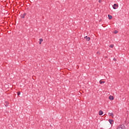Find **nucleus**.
Masks as SVG:
<instances>
[{"mask_svg":"<svg viewBox=\"0 0 129 129\" xmlns=\"http://www.w3.org/2000/svg\"><path fill=\"white\" fill-rule=\"evenodd\" d=\"M108 115L109 116H111L112 117H113V113H109Z\"/></svg>","mask_w":129,"mask_h":129,"instance_id":"0eeeda50","label":"nucleus"},{"mask_svg":"<svg viewBox=\"0 0 129 129\" xmlns=\"http://www.w3.org/2000/svg\"><path fill=\"white\" fill-rule=\"evenodd\" d=\"M117 129H124V125H121L119 126Z\"/></svg>","mask_w":129,"mask_h":129,"instance_id":"f03ea898","label":"nucleus"},{"mask_svg":"<svg viewBox=\"0 0 129 129\" xmlns=\"http://www.w3.org/2000/svg\"><path fill=\"white\" fill-rule=\"evenodd\" d=\"M26 15H27L26 13H24V14H23V16L25 17V16H26Z\"/></svg>","mask_w":129,"mask_h":129,"instance_id":"dca6fc26","label":"nucleus"},{"mask_svg":"<svg viewBox=\"0 0 129 129\" xmlns=\"http://www.w3.org/2000/svg\"><path fill=\"white\" fill-rule=\"evenodd\" d=\"M99 115H102V114H103V112L101 110H100L99 111Z\"/></svg>","mask_w":129,"mask_h":129,"instance_id":"423d86ee","label":"nucleus"},{"mask_svg":"<svg viewBox=\"0 0 129 129\" xmlns=\"http://www.w3.org/2000/svg\"><path fill=\"white\" fill-rule=\"evenodd\" d=\"M99 3H101L102 1L101 0H99Z\"/></svg>","mask_w":129,"mask_h":129,"instance_id":"2eb2a0df","label":"nucleus"},{"mask_svg":"<svg viewBox=\"0 0 129 129\" xmlns=\"http://www.w3.org/2000/svg\"><path fill=\"white\" fill-rule=\"evenodd\" d=\"M113 44H112V45H110L109 46V47H110V48H113Z\"/></svg>","mask_w":129,"mask_h":129,"instance_id":"9b49d317","label":"nucleus"},{"mask_svg":"<svg viewBox=\"0 0 129 129\" xmlns=\"http://www.w3.org/2000/svg\"><path fill=\"white\" fill-rule=\"evenodd\" d=\"M108 16L109 20H111L112 19V16H111V15H108Z\"/></svg>","mask_w":129,"mask_h":129,"instance_id":"6e6552de","label":"nucleus"},{"mask_svg":"<svg viewBox=\"0 0 129 129\" xmlns=\"http://www.w3.org/2000/svg\"><path fill=\"white\" fill-rule=\"evenodd\" d=\"M102 83H105V82L102 81H100V84H102Z\"/></svg>","mask_w":129,"mask_h":129,"instance_id":"9d476101","label":"nucleus"},{"mask_svg":"<svg viewBox=\"0 0 129 129\" xmlns=\"http://www.w3.org/2000/svg\"><path fill=\"white\" fill-rule=\"evenodd\" d=\"M113 61H116V59H115V58H113Z\"/></svg>","mask_w":129,"mask_h":129,"instance_id":"4468645a","label":"nucleus"},{"mask_svg":"<svg viewBox=\"0 0 129 129\" xmlns=\"http://www.w3.org/2000/svg\"><path fill=\"white\" fill-rule=\"evenodd\" d=\"M113 9L114 10H116V8H118V5L117 4H114L112 6Z\"/></svg>","mask_w":129,"mask_h":129,"instance_id":"f257e3e1","label":"nucleus"},{"mask_svg":"<svg viewBox=\"0 0 129 129\" xmlns=\"http://www.w3.org/2000/svg\"><path fill=\"white\" fill-rule=\"evenodd\" d=\"M114 34H117L118 33V31L115 30L114 32Z\"/></svg>","mask_w":129,"mask_h":129,"instance_id":"f8f14e48","label":"nucleus"},{"mask_svg":"<svg viewBox=\"0 0 129 129\" xmlns=\"http://www.w3.org/2000/svg\"><path fill=\"white\" fill-rule=\"evenodd\" d=\"M109 122L110 124H113V120L112 119H109Z\"/></svg>","mask_w":129,"mask_h":129,"instance_id":"39448f33","label":"nucleus"},{"mask_svg":"<svg viewBox=\"0 0 129 129\" xmlns=\"http://www.w3.org/2000/svg\"><path fill=\"white\" fill-rule=\"evenodd\" d=\"M43 41V39L40 38L39 39V44L41 45L42 44V42Z\"/></svg>","mask_w":129,"mask_h":129,"instance_id":"1a4fd4ad","label":"nucleus"},{"mask_svg":"<svg viewBox=\"0 0 129 129\" xmlns=\"http://www.w3.org/2000/svg\"><path fill=\"white\" fill-rule=\"evenodd\" d=\"M22 18H23V19H24V18H25V16H23Z\"/></svg>","mask_w":129,"mask_h":129,"instance_id":"f3484780","label":"nucleus"},{"mask_svg":"<svg viewBox=\"0 0 129 129\" xmlns=\"http://www.w3.org/2000/svg\"><path fill=\"white\" fill-rule=\"evenodd\" d=\"M85 39H86V41H90V37H88V36H86L84 37Z\"/></svg>","mask_w":129,"mask_h":129,"instance_id":"7ed1b4c3","label":"nucleus"},{"mask_svg":"<svg viewBox=\"0 0 129 129\" xmlns=\"http://www.w3.org/2000/svg\"><path fill=\"white\" fill-rule=\"evenodd\" d=\"M21 94V92H18V95H20Z\"/></svg>","mask_w":129,"mask_h":129,"instance_id":"ddd939ff","label":"nucleus"},{"mask_svg":"<svg viewBox=\"0 0 129 129\" xmlns=\"http://www.w3.org/2000/svg\"><path fill=\"white\" fill-rule=\"evenodd\" d=\"M109 99H110V100H113V99H114V98H113V96H110L109 97Z\"/></svg>","mask_w":129,"mask_h":129,"instance_id":"20e7f679","label":"nucleus"}]
</instances>
